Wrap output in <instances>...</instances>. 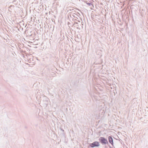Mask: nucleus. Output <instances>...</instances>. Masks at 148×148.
<instances>
[{"label":"nucleus","mask_w":148,"mask_h":148,"mask_svg":"<svg viewBox=\"0 0 148 148\" xmlns=\"http://www.w3.org/2000/svg\"><path fill=\"white\" fill-rule=\"evenodd\" d=\"M100 142L102 145H109V143L107 139L105 137H101L99 139Z\"/></svg>","instance_id":"obj_1"},{"label":"nucleus","mask_w":148,"mask_h":148,"mask_svg":"<svg viewBox=\"0 0 148 148\" xmlns=\"http://www.w3.org/2000/svg\"><path fill=\"white\" fill-rule=\"evenodd\" d=\"M100 146L99 142L95 141L92 143H90L89 144L88 147L94 148L95 147H98Z\"/></svg>","instance_id":"obj_2"},{"label":"nucleus","mask_w":148,"mask_h":148,"mask_svg":"<svg viewBox=\"0 0 148 148\" xmlns=\"http://www.w3.org/2000/svg\"><path fill=\"white\" fill-rule=\"evenodd\" d=\"M71 84L73 86L77 87L78 86L79 81L77 80H73L72 81Z\"/></svg>","instance_id":"obj_3"},{"label":"nucleus","mask_w":148,"mask_h":148,"mask_svg":"<svg viewBox=\"0 0 148 148\" xmlns=\"http://www.w3.org/2000/svg\"><path fill=\"white\" fill-rule=\"evenodd\" d=\"M108 138L109 143L112 145V146L114 147L113 139L112 136H109Z\"/></svg>","instance_id":"obj_4"},{"label":"nucleus","mask_w":148,"mask_h":148,"mask_svg":"<svg viewBox=\"0 0 148 148\" xmlns=\"http://www.w3.org/2000/svg\"><path fill=\"white\" fill-rule=\"evenodd\" d=\"M60 130L62 131V134H64V130L62 128H60Z\"/></svg>","instance_id":"obj_5"},{"label":"nucleus","mask_w":148,"mask_h":148,"mask_svg":"<svg viewBox=\"0 0 148 148\" xmlns=\"http://www.w3.org/2000/svg\"><path fill=\"white\" fill-rule=\"evenodd\" d=\"M87 4L89 6H90L91 5V3H87Z\"/></svg>","instance_id":"obj_6"},{"label":"nucleus","mask_w":148,"mask_h":148,"mask_svg":"<svg viewBox=\"0 0 148 148\" xmlns=\"http://www.w3.org/2000/svg\"><path fill=\"white\" fill-rule=\"evenodd\" d=\"M74 24H78V23L77 22H74Z\"/></svg>","instance_id":"obj_7"},{"label":"nucleus","mask_w":148,"mask_h":148,"mask_svg":"<svg viewBox=\"0 0 148 148\" xmlns=\"http://www.w3.org/2000/svg\"><path fill=\"white\" fill-rule=\"evenodd\" d=\"M108 145L109 146L110 148H112L110 145H109V144Z\"/></svg>","instance_id":"obj_8"},{"label":"nucleus","mask_w":148,"mask_h":148,"mask_svg":"<svg viewBox=\"0 0 148 148\" xmlns=\"http://www.w3.org/2000/svg\"><path fill=\"white\" fill-rule=\"evenodd\" d=\"M106 147H106V146H105Z\"/></svg>","instance_id":"obj_9"},{"label":"nucleus","mask_w":148,"mask_h":148,"mask_svg":"<svg viewBox=\"0 0 148 148\" xmlns=\"http://www.w3.org/2000/svg\"><path fill=\"white\" fill-rule=\"evenodd\" d=\"M72 16H73V17H74V16H73V15H72Z\"/></svg>","instance_id":"obj_10"}]
</instances>
